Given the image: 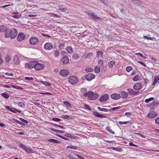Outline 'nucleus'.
Listing matches in <instances>:
<instances>
[{
  "instance_id": "f257e3e1",
  "label": "nucleus",
  "mask_w": 159,
  "mask_h": 159,
  "mask_svg": "<svg viewBox=\"0 0 159 159\" xmlns=\"http://www.w3.org/2000/svg\"><path fill=\"white\" fill-rule=\"evenodd\" d=\"M17 30L13 28L10 30H6L5 31V37L6 38L10 37L11 39H14L17 36Z\"/></svg>"
},
{
  "instance_id": "f03ea898",
  "label": "nucleus",
  "mask_w": 159,
  "mask_h": 159,
  "mask_svg": "<svg viewBox=\"0 0 159 159\" xmlns=\"http://www.w3.org/2000/svg\"><path fill=\"white\" fill-rule=\"evenodd\" d=\"M84 96H88V99L89 100H94L98 98L99 95L97 93H93L92 92L89 91L84 94Z\"/></svg>"
},
{
  "instance_id": "7ed1b4c3",
  "label": "nucleus",
  "mask_w": 159,
  "mask_h": 159,
  "mask_svg": "<svg viewBox=\"0 0 159 159\" xmlns=\"http://www.w3.org/2000/svg\"><path fill=\"white\" fill-rule=\"evenodd\" d=\"M36 61H31L25 64V67L26 69H30L34 67Z\"/></svg>"
},
{
  "instance_id": "20e7f679",
  "label": "nucleus",
  "mask_w": 159,
  "mask_h": 159,
  "mask_svg": "<svg viewBox=\"0 0 159 159\" xmlns=\"http://www.w3.org/2000/svg\"><path fill=\"white\" fill-rule=\"evenodd\" d=\"M39 41V40L37 38L34 37H31L29 40L30 43L33 45L37 44Z\"/></svg>"
},
{
  "instance_id": "39448f33",
  "label": "nucleus",
  "mask_w": 159,
  "mask_h": 159,
  "mask_svg": "<svg viewBox=\"0 0 159 159\" xmlns=\"http://www.w3.org/2000/svg\"><path fill=\"white\" fill-rule=\"evenodd\" d=\"M44 67V65L39 63L37 61H36L34 67L35 70H40L43 69Z\"/></svg>"
},
{
  "instance_id": "423d86ee",
  "label": "nucleus",
  "mask_w": 159,
  "mask_h": 159,
  "mask_svg": "<svg viewBox=\"0 0 159 159\" xmlns=\"http://www.w3.org/2000/svg\"><path fill=\"white\" fill-rule=\"evenodd\" d=\"M79 81L78 77L75 76H70V84L72 85L76 84Z\"/></svg>"
},
{
  "instance_id": "0eeeda50",
  "label": "nucleus",
  "mask_w": 159,
  "mask_h": 159,
  "mask_svg": "<svg viewBox=\"0 0 159 159\" xmlns=\"http://www.w3.org/2000/svg\"><path fill=\"white\" fill-rule=\"evenodd\" d=\"M69 74V70L66 69L61 70L59 73L60 75L63 77L67 76Z\"/></svg>"
},
{
  "instance_id": "6e6552de",
  "label": "nucleus",
  "mask_w": 159,
  "mask_h": 159,
  "mask_svg": "<svg viewBox=\"0 0 159 159\" xmlns=\"http://www.w3.org/2000/svg\"><path fill=\"white\" fill-rule=\"evenodd\" d=\"M109 98L108 95L107 94H105L101 97L99 99V101L101 102H104L106 101Z\"/></svg>"
},
{
  "instance_id": "1a4fd4ad",
  "label": "nucleus",
  "mask_w": 159,
  "mask_h": 159,
  "mask_svg": "<svg viewBox=\"0 0 159 159\" xmlns=\"http://www.w3.org/2000/svg\"><path fill=\"white\" fill-rule=\"evenodd\" d=\"M95 75L92 73H89L86 76V79L88 81H90L95 78Z\"/></svg>"
},
{
  "instance_id": "9d476101",
  "label": "nucleus",
  "mask_w": 159,
  "mask_h": 159,
  "mask_svg": "<svg viewBox=\"0 0 159 159\" xmlns=\"http://www.w3.org/2000/svg\"><path fill=\"white\" fill-rule=\"evenodd\" d=\"M52 44L49 42L46 43L44 46V48L46 50H50L52 48Z\"/></svg>"
},
{
  "instance_id": "9b49d317",
  "label": "nucleus",
  "mask_w": 159,
  "mask_h": 159,
  "mask_svg": "<svg viewBox=\"0 0 159 159\" xmlns=\"http://www.w3.org/2000/svg\"><path fill=\"white\" fill-rule=\"evenodd\" d=\"M25 35L23 33H20L17 36V39L19 41H21L25 39Z\"/></svg>"
},
{
  "instance_id": "f8f14e48",
  "label": "nucleus",
  "mask_w": 159,
  "mask_h": 159,
  "mask_svg": "<svg viewBox=\"0 0 159 159\" xmlns=\"http://www.w3.org/2000/svg\"><path fill=\"white\" fill-rule=\"evenodd\" d=\"M111 98L114 100H117L119 99L121 96L120 94L117 93H113L111 95Z\"/></svg>"
},
{
  "instance_id": "ddd939ff",
  "label": "nucleus",
  "mask_w": 159,
  "mask_h": 159,
  "mask_svg": "<svg viewBox=\"0 0 159 159\" xmlns=\"http://www.w3.org/2000/svg\"><path fill=\"white\" fill-rule=\"evenodd\" d=\"M142 88L141 84L140 83L135 84L133 86L134 89L136 90H140Z\"/></svg>"
},
{
  "instance_id": "4468645a",
  "label": "nucleus",
  "mask_w": 159,
  "mask_h": 159,
  "mask_svg": "<svg viewBox=\"0 0 159 159\" xmlns=\"http://www.w3.org/2000/svg\"><path fill=\"white\" fill-rule=\"evenodd\" d=\"M157 115V114L154 111H151L149 112L148 115V118H153L155 117Z\"/></svg>"
},
{
  "instance_id": "2eb2a0df",
  "label": "nucleus",
  "mask_w": 159,
  "mask_h": 159,
  "mask_svg": "<svg viewBox=\"0 0 159 159\" xmlns=\"http://www.w3.org/2000/svg\"><path fill=\"white\" fill-rule=\"evenodd\" d=\"M93 114L94 116H96L97 117L102 118H106L107 116H104L102 114H100L98 113V112L96 111H93Z\"/></svg>"
},
{
  "instance_id": "dca6fc26",
  "label": "nucleus",
  "mask_w": 159,
  "mask_h": 159,
  "mask_svg": "<svg viewBox=\"0 0 159 159\" xmlns=\"http://www.w3.org/2000/svg\"><path fill=\"white\" fill-rule=\"evenodd\" d=\"M127 90L128 91V93L131 95L136 94L139 92L138 91H134L131 89H128Z\"/></svg>"
},
{
  "instance_id": "f3484780",
  "label": "nucleus",
  "mask_w": 159,
  "mask_h": 159,
  "mask_svg": "<svg viewBox=\"0 0 159 159\" xmlns=\"http://www.w3.org/2000/svg\"><path fill=\"white\" fill-rule=\"evenodd\" d=\"M69 59L67 57H64L61 59L62 62L65 64H67L69 61Z\"/></svg>"
},
{
  "instance_id": "a211bd4d",
  "label": "nucleus",
  "mask_w": 159,
  "mask_h": 159,
  "mask_svg": "<svg viewBox=\"0 0 159 159\" xmlns=\"http://www.w3.org/2000/svg\"><path fill=\"white\" fill-rule=\"evenodd\" d=\"M120 96L121 97L123 98H125L128 97V94L125 92L122 91L120 92Z\"/></svg>"
},
{
  "instance_id": "6ab92c4d",
  "label": "nucleus",
  "mask_w": 159,
  "mask_h": 159,
  "mask_svg": "<svg viewBox=\"0 0 159 159\" xmlns=\"http://www.w3.org/2000/svg\"><path fill=\"white\" fill-rule=\"evenodd\" d=\"M13 62L16 65H17L19 64L20 61L18 57L17 56H15L13 58Z\"/></svg>"
},
{
  "instance_id": "aec40b11",
  "label": "nucleus",
  "mask_w": 159,
  "mask_h": 159,
  "mask_svg": "<svg viewBox=\"0 0 159 159\" xmlns=\"http://www.w3.org/2000/svg\"><path fill=\"white\" fill-rule=\"evenodd\" d=\"M159 81V76H156L154 77V81L152 84V85H155L157 82Z\"/></svg>"
},
{
  "instance_id": "412c9836",
  "label": "nucleus",
  "mask_w": 159,
  "mask_h": 159,
  "mask_svg": "<svg viewBox=\"0 0 159 159\" xmlns=\"http://www.w3.org/2000/svg\"><path fill=\"white\" fill-rule=\"evenodd\" d=\"M132 1L134 4L136 6H139L141 3L140 0H132Z\"/></svg>"
},
{
  "instance_id": "4be33fe9",
  "label": "nucleus",
  "mask_w": 159,
  "mask_h": 159,
  "mask_svg": "<svg viewBox=\"0 0 159 159\" xmlns=\"http://www.w3.org/2000/svg\"><path fill=\"white\" fill-rule=\"evenodd\" d=\"M70 31L72 33H74L75 32H76L77 30V27H76L75 26H71V27H70Z\"/></svg>"
},
{
  "instance_id": "5701e85b",
  "label": "nucleus",
  "mask_w": 159,
  "mask_h": 159,
  "mask_svg": "<svg viewBox=\"0 0 159 159\" xmlns=\"http://www.w3.org/2000/svg\"><path fill=\"white\" fill-rule=\"evenodd\" d=\"M58 10L60 11L61 12H66V9L62 7L61 5L58 6Z\"/></svg>"
},
{
  "instance_id": "b1692460",
  "label": "nucleus",
  "mask_w": 159,
  "mask_h": 159,
  "mask_svg": "<svg viewBox=\"0 0 159 159\" xmlns=\"http://www.w3.org/2000/svg\"><path fill=\"white\" fill-rule=\"evenodd\" d=\"M48 141L50 142L54 143H60V141L54 139H48Z\"/></svg>"
},
{
  "instance_id": "393cba45",
  "label": "nucleus",
  "mask_w": 159,
  "mask_h": 159,
  "mask_svg": "<svg viewBox=\"0 0 159 159\" xmlns=\"http://www.w3.org/2000/svg\"><path fill=\"white\" fill-rule=\"evenodd\" d=\"M93 53L92 52H89L87 53H86L85 55V57L90 58L93 55Z\"/></svg>"
},
{
  "instance_id": "a878e982",
  "label": "nucleus",
  "mask_w": 159,
  "mask_h": 159,
  "mask_svg": "<svg viewBox=\"0 0 159 159\" xmlns=\"http://www.w3.org/2000/svg\"><path fill=\"white\" fill-rule=\"evenodd\" d=\"M94 70L96 73H98L100 71V67L99 66H96L94 67Z\"/></svg>"
},
{
  "instance_id": "bb28decb",
  "label": "nucleus",
  "mask_w": 159,
  "mask_h": 159,
  "mask_svg": "<svg viewBox=\"0 0 159 159\" xmlns=\"http://www.w3.org/2000/svg\"><path fill=\"white\" fill-rule=\"evenodd\" d=\"M86 13L89 16V19H91L93 20L95 13L94 12H93V13H90L89 12H86Z\"/></svg>"
},
{
  "instance_id": "cd10ccee",
  "label": "nucleus",
  "mask_w": 159,
  "mask_h": 159,
  "mask_svg": "<svg viewBox=\"0 0 159 159\" xmlns=\"http://www.w3.org/2000/svg\"><path fill=\"white\" fill-rule=\"evenodd\" d=\"M24 150L27 153H32L33 152V151L32 149L29 148L27 147L25 148Z\"/></svg>"
},
{
  "instance_id": "c85d7f7f",
  "label": "nucleus",
  "mask_w": 159,
  "mask_h": 159,
  "mask_svg": "<svg viewBox=\"0 0 159 159\" xmlns=\"http://www.w3.org/2000/svg\"><path fill=\"white\" fill-rule=\"evenodd\" d=\"M106 129L111 133L113 134H115V132L112 131V130L111 129V128L109 126L106 127Z\"/></svg>"
},
{
  "instance_id": "c756f323",
  "label": "nucleus",
  "mask_w": 159,
  "mask_h": 159,
  "mask_svg": "<svg viewBox=\"0 0 159 159\" xmlns=\"http://www.w3.org/2000/svg\"><path fill=\"white\" fill-rule=\"evenodd\" d=\"M115 63V61L112 60L109 62L108 64L111 68L113 66V64H114Z\"/></svg>"
},
{
  "instance_id": "7c9ffc66",
  "label": "nucleus",
  "mask_w": 159,
  "mask_h": 159,
  "mask_svg": "<svg viewBox=\"0 0 159 159\" xmlns=\"http://www.w3.org/2000/svg\"><path fill=\"white\" fill-rule=\"evenodd\" d=\"M99 111H103L105 112H108L109 111L108 109H106L105 108H102L100 107H97Z\"/></svg>"
},
{
  "instance_id": "2f4dec72",
  "label": "nucleus",
  "mask_w": 159,
  "mask_h": 159,
  "mask_svg": "<svg viewBox=\"0 0 159 159\" xmlns=\"http://www.w3.org/2000/svg\"><path fill=\"white\" fill-rule=\"evenodd\" d=\"M1 95L3 97L6 98H8L9 97V94L6 93H2Z\"/></svg>"
},
{
  "instance_id": "473e14b6",
  "label": "nucleus",
  "mask_w": 159,
  "mask_h": 159,
  "mask_svg": "<svg viewBox=\"0 0 159 159\" xmlns=\"http://www.w3.org/2000/svg\"><path fill=\"white\" fill-rule=\"evenodd\" d=\"M14 15L13 16V17L15 18H18L20 16V14L16 13H13Z\"/></svg>"
},
{
  "instance_id": "72a5a7b5",
  "label": "nucleus",
  "mask_w": 159,
  "mask_h": 159,
  "mask_svg": "<svg viewBox=\"0 0 159 159\" xmlns=\"http://www.w3.org/2000/svg\"><path fill=\"white\" fill-rule=\"evenodd\" d=\"M40 83L41 84H43L45 86H49L51 85V84L50 83H48L47 82H45V81H40Z\"/></svg>"
},
{
  "instance_id": "f704fd0d",
  "label": "nucleus",
  "mask_w": 159,
  "mask_h": 159,
  "mask_svg": "<svg viewBox=\"0 0 159 159\" xmlns=\"http://www.w3.org/2000/svg\"><path fill=\"white\" fill-rule=\"evenodd\" d=\"M5 108L6 110H8L9 111H10L11 112H14L13 111V109H14V108H11L9 107L8 106H6L5 107Z\"/></svg>"
},
{
  "instance_id": "c9c22d12",
  "label": "nucleus",
  "mask_w": 159,
  "mask_h": 159,
  "mask_svg": "<svg viewBox=\"0 0 159 159\" xmlns=\"http://www.w3.org/2000/svg\"><path fill=\"white\" fill-rule=\"evenodd\" d=\"M5 59L6 61L7 62H9L11 59L10 56L8 55H7L5 57Z\"/></svg>"
},
{
  "instance_id": "e433bc0d",
  "label": "nucleus",
  "mask_w": 159,
  "mask_h": 159,
  "mask_svg": "<svg viewBox=\"0 0 159 159\" xmlns=\"http://www.w3.org/2000/svg\"><path fill=\"white\" fill-rule=\"evenodd\" d=\"M101 19V17H100L96 15H94L93 16V20L94 21H96L97 20H99Z\"/></svg>"
},
{
  "instance_id": "4c0bfd02",
  "label": "nucleus",
  "mask_w": 159,
  "mask_h": 159,
  "mask_svg": "<svg viewBox=\"0 0 159 159\" xmlns=\"http://www.w3.org/2000/svg\"><path fill=\"white\" fill-rule=\"evenodd\" d=\"M139 79V76L138 75H136L133 79V80L134 81H137Z\"/></svg>"
},
{
  "instance_id": "58836bf2",
  "label": "nucleus",
  "mask_w": 159,
  "mask_h": 159,
  "mask_svg": "<svg viewBox=\"0 0 159 159\" xmlns=\"http://www.w3.org/2000/svg\"><path fill=\"white\" fill-rule=\"evenodd\" d=\"M20 131V130L17 129L16 130H15L14 132V133H15L16 134H18L20 135H24V134L23 132L22 131L20 132H18V131Z\"/></svg>"
},
{
  "instance_id": "ea45409f",
  "label": "nucleus",
  "mask_w": 159,
  "mask_h": 159,
  "mask_svg": "<svg viewBox=\"0 0 159 159\" xmlns=\"http://www.w3.org/2000/svg\"><path fill=\"white\" fill-rule=\"evenodd\" d=\"M18 106L21 107H22V108H24L25 107V105L24 104V103L22 102H19L18 103Z\"/></svg>"
},
{
  "instance_id": "a19ab883",
  "label": "nucleus",
  "mask_w": 159,
  "mask_h": 159,
  "mask_svg": "<svg viewBox=\"0 0 159 159\" xmlns=\"http://www.w3.org/2000/svg\"><path fill=\"white\" fill-rule=\"evenodd\" d=\"M154 99V98L153 97H151L148 99H146L145 101L146 103H148L150 101L153 100Z\"/></svg>"
},
{
  "instance_id": "79ce46f5",
  "label": "nucleus",
  "mask_w": 159,
  "mask_h": 159,
  "mask_svg": "<svg viewBox=\"0 0 159 159\" xmlns=\"http://www.w3.org/2000/svg\"><path fill=\"white\" fill-rule=\"evenodd\" d=\"M111 149L112 150H115L118 152H121L122 149L120 148H111Z\"/></svg>"
},
{
  "instance_id": "37998d69",
  "label": "nucleus",
  "mask_w": 159,
  "mask_h": 159,
  "mask_svg": "<svg viewBox=\"0 0 159 159\" xmlns=\"http://www.w3.org/2000/svg\"><path fill=\"white\" fill-rule=\"evenodd\" d=\"M72 57L73 58L76 60H78L79 58V57L78 56V55L76 54H74L72 56Z\"/></svg>"
},
{
  "instance_id": "c03bdc74",
  "label": "nucleus",
  "mask_w": 159,
  "mask_h": 159,
  "mask_svg": "<svg viewBox=\"0 0 159 159\" xmlns=\"http://www.w3.org/2000/svg\"><path fill=\"white\" fill-rule=\"evenodd\" d=\"M93 70V69L90 67L86 68L85 69V71L86 72H92V71Z\"/></svg>"
},
{
  "instance_id": "a18cd8bd",
  "label": "nucleus",
  "mask_w": 159,
  "mask_h": 159,
  "mask_svg": "<svg viewBox=\"0 0 159 159\" xmlns=\"http://www.w3.org/2000/svg\"><path fill=\"white\" fill-rule=\"evenodd\" d=\"M80 92L82 93H86V92L87 91V89L86 88H81L80 90Z\"/></svg>"
},
{
  "instance_id": "49530a36",
  "label": "nucleus",
  "mask_w": 159,
  "mask_h": 159,
  "mask_svg": "<svg viewBox=\"0 0 159 159\" xmlns=\"http://www.w3.org/2000/svg\"><path fill=\"white\" fill-rule=\"evenodd\" d=\"M52 125L56 127H59L62 129H65V127L61 125H59L53 123L52 124Z\"/></svg>"
},
{
  "instance_id": "de8ad7c7",
  "label": "nucleus",
  "mask_w": 159,
  "mask_h": 159,
  "mask_svg": "<svg viewBox=\"0 0 159 159\" xmlns=\"http://www.w3.org/2000/svg\"><path fill=\"white\" fill-rule=\"evenodd\" d=\"M8 30V29H7V28H6L5 27H4V26H2L1 27H0V31L1 32H4V31H5V30Z\"/></svg>"
},
{
  "instance_id": "09e8293b",
  "label": "nucleus",
  "mask_w": 159,
  "mask_h": 159,
  "mask_svg": "<svg viewBox=\"0 0 159 159\" xmlns=\"http://www.w3.org/2000/svg\"><path fill=\"white\" fill-rule=\"evenodd\" d=\"M132 68L131 66H128L126 68V70L128 72L132 70Z\"/></svg>"
},
{
  "instance_id": "8fccbe9b",
  "label": "nucleus",
  "mask_w": 159,
  "mask_h": 159,
  "mask_svg": "<svg viewBox=\"0 0 159 159\" xmlns=\"http://www.w3.org/2000/svg\"><path fill=\"white\" fill-rule=\"evenodd\" d=\"M129 121H126L125 122H121V121H118V123L120 125H125L129 123Z\"/></svg>"
},
{
  "instance_id": "3c124183",
  "label": "nucleus",
  "mask_w": 159,
  "mask_h": 159,
  "mask_svg": "<svg viewBox=\"0 0 159 159\" xmlns=\"http://www.w3.org/2000/svg\"><path fill=\"white\" fill-rule=\"evenodd\" d=\"M54 55L56 57H58L59 55V52L57 50L55 51Z\"/></svg>"
},
{
  "instance_id": "603ef678",
  "label": "nucleus",
  "mask_w": 159,
  "mask_h": 159,
  "mask_svg": "<svg viewBox=\"0 0 159 159\" xmlns=\"http://www.w3.org/2000/svg\"><path fill=\"white\" fill-rule=\"evenodd\" d=\"M20 120L22 122L25 123H26V124H27L28 123V121L27 120H25V119H24L22 118H20Z\"/></svg>"
},
{
  "instance_id": "864d4df0",
  "label": "nucleus",
  "mask_w": 159,
  "mask_h": 159,
  "mask_svg": "<svg viewBox=\"0 0 159 159\" xmlns=\"http://www.w3.org/2000/svg\"><path fill=\"white\" fill-rule=\"evenodd\" d=\"M103 53L101 51H98L97 52V54L98 56H102V55Z\"/></svg>"
},
{
  "instance_id": "5fc2aeb1",
  "label": "nucleus",
  "mask_w": 159,
  "mask_h": 159,
  "mask_svg": "<svg viewBox=\"0 0 159 159\" xmlns=\"http://www.w3.org/2000/svg\"><path fill=\"white\" fill-rule=\"evenodd\" d=\"M25 79L27 80H34V78L31 77H25Z\"/></svg>"
},
{
  "instance_id": "6e6d98bb",
  "label": "nucleus",
  "mask_w": 159,
  "mask_h": 159,
  "mask_svg": "<svg viewBox=\"0 0 159 159\" xmlns=\"http://www.w3.org/2000/svg\"><path fill=\"white\" fill-rule=\"evenodd\" d=\"M52 120L55 121H59L61 120L57 118H52Z\"/></svg>"
},
{
  "instance_id": "4d7b16f0",
  "label": "nucleus",
  "mask_w": 159,
  "mask_h": 159,
  "mask_svg": "<svg viewBox=\"0 0 159 159\" xmlns=\"http://www.w3.org/2000/svg\"><path fill=\"white\" fill-rule=\"evenodd\" d=\"M13 111L14 112H12L13 113H16L17 112L18 113H20L21 111L19 110H17L15 108H14V109H13Z\"/></svg>"
},
{
  "instance_id": "13d9d810",
  "label": "nucleus",
  "mask_w": 159,
  "mask_h": 159,
  "mask_svg": "<svg viewBox=\"0 0 159 159\" xmlns=\"http://www.w3.org/2000/svg\"><path fill=\"white\" fill-rule=\"evenodd\" d=\"M84 107L86 109H88L89 110H91V108L89 107V106L87 104H85Z\"/></svg>"
},
{
  "instance_id": "bf43d9fd",
  "label": "nucleus",
  "mask_w": 159,
  "mask_h": 159,
  "mask_svg": "<svg viewBox=\"0 0 159 159\" xmlns=\"http://www.w3.org/2000/svg\"><path fill=\"white\" fill-rule=\"evenodd\" d=\"M120 108V107H113L111 108V110H116L117 109H119Z\"/></svg>"
},
{
  "instance_id": "052dcab7",
  "label": "nucleus",
  "mask_w": 159,
  "mask_h": 159,
  "mask_svg": "<svg viewBox=\"0 0 159 159\" xmlns=\"http://www.w3.org/2000/svg\"><path fill=\"white\" fill-rule=\"evenodd\" d=\"M20 146L21 148H22L24 150L26 147L23 143L20 144Z\"/></svg>"
},
{
  "instance_id": "680f3d73",
  "label": "nucleus",
  "mask_w": 159,
  "mask_h": 159,
  "mask_svg": "<svg viewBox=\"0 0 159 159\" xmlns=\"http://www.w3.org/2000/svg\"><path fill=\"white\" fill-rule=\"evenodd\" d=\"M143 37H144V38L145 39H148V40H152V39H153L152 37L150 38V37H148L147 36H144Z\"/></svg>"
},
{
  "instance_id": "e2e57ef3",
  "label": "nucleus",
  "mask_w": 159,
  "mask_h": 159,
  "mask_svg": "<svg viewBox=\"0 0 159 159\" xmlns=\"http://www.w3.org/2000/svg\"><path fill=\"white\" fill-rule=\"evenodd\" d=\"M103 63V61L102 59H100L98 61V63L100 65H102Z\"/></svg>"
},
{
  "instance_id": "0e129e2a",
  "label": "nucleus",
  "mask_w": 159,
  "mask_h": 159,
  "mask_svg": "<svg viewBox=\"0 0 159 159\" xmlns=\"http://www.w3.org/2000/svg\"><path fill=\"white\" fill-rule=\"evenodd\" d=\"M136 55H137L140 56V57H143L144 58H146V57H143V55L141 53H139V52L137 53H136Z\"/></svg>"
},
{
  "instance_id": "69168bd1",
  "label": "nucleus",
  "mask_w": 159,
  "mask_h": 159,
  "mask_svg": "<svg viewBox=\"0 0 159 159\" xmlns=\"http://www.w3.org/2000/svg\"><path fill=\"white\" fill-rule=\"evenodd\" d=\"M129 146H134V147H138V145H135L133 144L132 142H130L129 143Z\"/></svg>"
},
{
  "instance_id": "338daca9",
  "label": "nucleus",
  "mask_w": 159,
  "mask_h": 159,
  "mask_svg": "<svg viewBox=\"0 0 159 159\" xmlns=\"http://www.w3.org/2000/svg\"><path fill=\"white\" fill-rule=\"evenodd\" d=\"M155 121L156 123L158 125H159V117L155 119Z\"/></svg>"
},
{
  "instance_id": "774afa93",
  "label": "nucleus",
  "mask_w": 159,
  "mask_h": 159,
  "mask_svg": "<svg viewBox=\"0 0 159 159\" xmlns=\"http://www.w3.org/2000/svg\"><path fill=\"white\" fill-rule=\"evenodd\" d=\"M63 102L64 104L66 106H69V105H70V103H69L68 102L64 101Z\"/></svg>"
}]
</instances>
